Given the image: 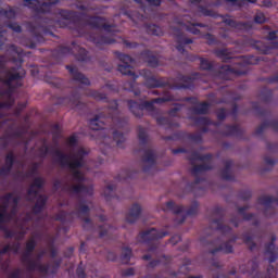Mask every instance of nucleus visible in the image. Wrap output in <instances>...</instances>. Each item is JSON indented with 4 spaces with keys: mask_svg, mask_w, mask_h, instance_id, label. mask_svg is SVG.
<instances>
[{
    "mask_svg": "<svg viewBox=\"0 0 278 278\" xmlns=\"http://www.w3.org/2000/svg\"><path fill=\"white\" fill-rule=\"evenodd\" d=\"M254 21L255 23H258L260 25H262V23H266V16H264V13L258 12L254 17Z\"/></svg>",
    "mask_w": 278,
    "mask_h": 278,
    "instance_id": "nucleus-47",
    "label": "nucleus"
},
{
    "mask_svg": "<svg viewBox=\"0 0 278 278\" xmlns=\"http://www.w3.org/2000/svg\"><path fill=\"white\" fill-rule=\"evenodd\" d=\"M77 275H78L79 278L86 277V275L84 274V268L78 267V268H77Z\"/></svg>",
    "mask_w": 278,
    "mask_h": 278,
    "instance_id": "nucleus-60",
    "label": "nucleus"
},
{
    "mask_svg": "<svg viewBox=\"0 0 278 278\" xmlns=\"http://www.w3.org/2000/svg\"><path fill=\"white\" fill-rule=\"evenodd\" d=\"M222 22L231 29H247V24L238 23L229 16H220Z\"/></svg>",
    "mask_w": 278,
    "mask_h": 278,
    "instance_id": "nucleus-26",
    "label": "nucleus"
},
{
    "mask_svg": "<svg viewBox=\"0 0 278 278\" xmlns=\"http://www.w3.org/2000/svg\"><path fill=\"white\" fill-rule=\"evenodd\" d=\"M277 37V31H270L267 36L268 40H275Z\"/></svg>",
    "mask_w": 278,
    "mask_h": 278,
    "instance_id": "nucleus-59",
    "label": "nucleus"
},
{
    "mask_svg": "<svg viewBox=\"0 0 278 278\" xmlns=\"http://www.w3.org/2000/svg\"><path fill=\"white\" fill-rule=\"evenodd\" d=\"M113 142H115L116 147L123 149L125 143V135H122L118 130H113Z\"/></svg>",
    "mask_w": 278,
    "mask_h": 278,
    "instance_id": "nucleus-31",
    "label": "nucleus"
},
{
    "mask_svg": "<svg viewBox=\"0 0 278 278\" xmlns=\"http://www.w3.org/2000/svg\"><path fill=\"white\" fill-rule=\"evenodd\" d=\"M166 236H168V232L151 228L139 235L138 242H152V240H161V238H166Z\"/></svg>",
    "mask_w": 278,
    "mask_h": 278,
    "instance_id": "nucleus-19",
    "label": "nucleus"
},
{
    "mask_svg": "<svg viewBox=\"0 0 278 278\" xmlns=\"http://www.w3.org/2000/svg\"><path fill=\"white\" fill-rule=\"evenodd\" d=\"M1 18H14L16 16V11L10 7H0Z\"/></svg>",
    "mask_w": 278,
    "mask_h": 278,
    "instance_id": "nucleus-29",
    "label": "nucleus"
},
{
    "mask_svg": "<svg viewBox=\"0 0 278 278\" xmlns=\"http://www.w3.org/2000/svg\"><path fill=\"white\" fill-rule=\"evenodd\" d=\"M140 75L146 79L144 85L147 88H164L166 84H168V88L179 90L181 88H188V85H170V83H166L163 78L157 79L153 73L149 70H143Z\"/></svg>",
    "mask_w": 278,
    "mask_h": 278,
    "instance_id": "nucleus-15",
    "label": "nucleus"
},
{
    "mask_svg": "<svg viewBox=\"0 0 278 278\" xmlns=\"http://www.w3.org/2000/svg\"><path fill=\"white\" fill-rule=\"evenodd\" d=\"M198 12L202 16H216V13L214 11L208 10V9L202 7V5L198 7Z\"/></svg>",
    "mask_w": 278,
    "mask_h": 278,
    "instance_id": "nucleus-41",
    "label": "nucleus"
},
{
    "mask_svg": "<svg viewBox=\"0 0 278 278\" xmlns=\"http://www.w3.org/2000/svg\"><path fill=\"white\" fill-rule=\"evenodd\" d=\"M198 27H205V24L197 23V20L190 16H185L182 20L179 17L174 20L173 24L170 25V29L174 36H176V49L179 51V53H185L186 45H191L192 42V39H188L180 29L185 28L187 31H190L197 36L198 34H201V30H199Z\"/></svg>",
    "mask_w": 278,
    "mask_h": 278,
    "instance_id": "nucleus-6",
    "label": "nucleus"
},
{
    "mask_svg": "<svg viewBox=\"0 0 278 278\" xmlns=\"http://www.w3.org/2000/svg\"><path fill=\"white\" fill-rule=\"evenodd\" d=\"M243 242H245V244L249 245V249L251 251H255V249H257V239H255V237L250 236V235H245L242 237Z\"/></svg>",
    "mask_w": 278,
    "mask_h": 278,
    "instance_id": "nucleus-32",
    "label": "nucleus"
},
{
    "mask_svg": "<svg viewBox=\"0 0 278 278\" xmlns=\"http://www.w3.org/2000/svg\"><path fill=\"white\" fill-rule=\"evenodd\" d=\"M156 123H159V125H164L165 127H174L175 126V124H173V122H170V119L162 117V116L156 118Z\"/></svg>",
    "mask_w": 278,
    "mask_h": 278,
    "instance_id": "nucleus-43",
    "label": "nucleus"
},
{
    "mask_svg": "<svg viewBox=\"0 0 278 278\" xmlns=\"http://www.w3.org/2000/svg\"><path fill=\"white\" fill-rule=\"evenodd\" d=\"M275 240H277V237L271 235L269 243L265 244V248H264L265 257L266 260H268L269 264H273V262L277 260V255H278L277 248L275 247V243H274Z\"/></svg>",
    "mask_w": 278,
    "mask_h": 278,
    "instance_id": "nucleus-23",
    "label": "nucleus"
},
{
    "mask_svg": "<svg viewBox=\"0 0 278 278\" xmlns=\"http://www.w3.org/2000/svg\"><path fill=\"white\" fill-rule=\"evenodd\" d=\"M18 201L21 195L16 193H9L0 200V229L4 231L5 238H15V240H21L25 236V224L31 220V215L16 217ZM18 251H21L18 242L5 245L0 250V257L7 253H18Z\"/></svg>",
    "mask_w": 278,
    "mask_h": 278,
    "instance_id": "nucleus-2",
    "label": "nucleus"
},
{
    "mask_svg": "<svg viewBox=\"0 0 278 278\" xmlns=\"http://www.w3.org/2000/svg\"><path fill=\"white\" fill-rule=\"evenodd\" d=\"M12 166H15L17 168L16 172H13L14 177H16L17 179H25V177L26 179H29V177L33 179V184L28 189L27 200L36 201L33 212L34 214H40V212L45 210L47 197L40 194V188H42V186L45 185V180L41 177H38V174L36 172L38 168V164H35L27 174H24L23 162H14V154L9 153L5 159V164L0 170L2 177H5V175H10V173H12Z\"/></svg>",
    "mask_w": 278,
    "mask_h": 278,
    "instance_id": "nucleus-3",
    "label": "nucleus"
},
{
    "mask_svg": "<svg viewBox=\"0 0 278 278\" xmlns=\"http://www.w3.org/2000/svg\"><path fill=\"white\" fill-rule=\"evenodd\" d=\"M74 16L75 13L62 10L58 13L56 20L51 21L46 27H55V25H59V27H67Z\"/></svg>",
    "mask_w": 278,
    "mask_h": 278,
    "instance_id": "nucleus-20",
    "label": "nucleus"
},
{
    "mask_svg": "<svg viewBox=\"0 0 278 278\" xmlns=\"http://www.w3.org/2000/svg\"><path fill=\"white\" fill-rule=\"evenodd\" d=\"M189 160L192 164V173L195 175H201L204 170H210L212 168V155L211 154H201L197 151H191Z\"/></svg>",
    "mask_w": 278,
    "mask_h": 278,
    "instance_id": "nucleus-14",
    "label": "nucleus"
},
{
    "mask_svg": "<svg viewBox=\"0 0 278 278\" xmlns=\"http://www.w3.org/2000/svg\"><path fill=\"white\" fill-rule=\"evenodd\" d=\"M232 164H233V162L226 161L225 167L223 168V170L220 173L223 179H226V181H231L233 179V173L231 172Z\"/></svg>",
    "mask_w": 278,
    "mask_h": 278,
    "instance_id": "nucleus-27",
    "label": "nucleus"
},
{
    "mask_svg": "<svg viewBox=\"0 0 278 278\" xmlns=\"http://www.w3.org/2000/svg\"><path fill=\"white\" fill-rule=\"evenodd\" d=\"M87 97H92V99H96V101H103V99H105V93L97 90H90L87 93Z\"/></svg>",
    "mask_w": 278,
    "mask_h": 278,
    "instance_id": "nucleus-38",
    "label": "nucleus"
},
{
    "mask_svg": "<svg viewBox=\"0 0 278 278\" xmlns=\"http://www.w3.org/2000/svg\"><path fill=\"white\" fill-rule=\"evenodd\" d=\"M138 138L141 144V167L144 173H151L155 168L157 156L155 155V151L151 149L147 143L149 142V135L147 134V129L139 127L138 129Z\"/></svg>",
    "mask_w": 278,
    "mask_h": 278,
    "instance_id": "nucleus-10",
    "label": "nucleus"
},
{
    "mask_svg": "<svg viewBox=\"0 0 278 278\" xmlns=\"http://www.w3.org/2000/svg\"><path fill=\"white\" fill-rule=\"evenodd\" d=\"M181 240V237L179 235H176L174 237H172V239L169 240V242L172 244H177V242H179Z\"/></svg>",
    "mask_w": 278,
    "mask_h": 278,
    "instance_id": "nucleus-56",
    "label": "nucleus"
},
{
    "mask_svg": "<svg viewBox=\"0 0 278 278\" xmlns=\"http://www.w3.org/2000/svg\"><path fill=\"white\" fill-rule=\"evenodd\" d=\"M229 3H232V5H239V8H242L245 3H255V0H227Z\"/></svg>",
    "mask_w": 278,
    "mask_h": 278,
    "instance_id": "nucleus-44",
    "label": "nucleus"
},
{
    "mask_svg": "<svg viewBox=\"0 0 278 278\" xmlns=\"http://www.w3.org/2000/svg\"><path fill=\"white\" fill-rule=\"evenodd\" d=\"M11 278H21V271L18 269H15L11 273Z\"/></svg>",
    "mask_w": 278,
    "mask_h": 278,
    "instance_id": "nucleus-58",
    "label": "nucleus"
},
{
    "mask_svg": "<svg viewBox=\"0 0 278 278\" xmlns=\"http://www.w3.org/2000/svg\"><path fill=\"white\" fill-rule=\"evenodd\" d=\"M131 260V249L124 247L122 249L121 262L122 264H129Z\"/></svg>",
    "mask_w": 278,
    "mask_h": 278,
    "instance_id": "nucleus-34",
    "label": "nucleus"
},
{
    "mask_svg": "<svg viewBox=\"0 0 278 278\" xmlns=\"http://www.w3.org/2000/svg\"><path fill=\"white\" fill-rule=\"evenodd\" d=\"M160 92H163V97L153 99L152 101H146L143 103H138L134 101H128V108L130 112H132L137 117L140 118L142 116L144 110L146 112H155V103H166L167 101H175V97L170 94L169 91H157V90H152L153 94H160Z\"/></svg>",
    "mask_w": 278,
    "mask_h": 278,
    "instance_id": "nucleus-11",
    "label": "nucleus"
},
{
    "mask_svg": "<svg viewBox=\"0 0 278 278\" xmlns=\"http://www.w3.org/2000/svg\"><path fill=\"white\" fill-rule=\"evenodd\" d=\"M88 29H91L89 39L101 47V45H113L114 31H116V26L110 24V22L103 17H86L83 22H79L76 27V31L84 36Z\"/></svg>",
    "mask_w": 278,
    "mask_h": 278,
    "instance_id": "nucleus-5",
    "label": "nucleus"
},
{
    "mask_svg": "<svg viewBox=\"0 0 278 278\" xmlns=\"http://www.w3.org/2000/svg\"><path fill=\"white\" fill-rule=\"evenodd\" d=\"M199 188H201V180L198 178L194 184L191 185V190L192 192H194V194L197 193V190H199Z\"/></svg>",
    "mask_w": 278,
    "mask_h": 278,
    "instance_id": "nucleus-49",
    "label": "nucleus"
},
{
    "mask_svg": "<svg viewBox=\"0 0 278 278\" xmlns=\"http://www.w3.org/2000/svg\"><path fill=\"white\" fill-rule=\"evenodd\" d=\"M275 164H277V162L273 157H270V156L265 157V165L266 166H275Z\"/></svg>",
    "mask_w": 278,
    "mask_h": 278,
    "instance_id": "nucleus-51",
    "label": "nucleus"
},
{
    "mask_svg": "<svg viewBox=\"0 0 278 278\" xmlns=\"http://www.w3.org/2000/svg\"><path fill=\"white\" fill-rule=\"evenodd\" d=\"M61 103H63V105H70V108H75L76 110L84 108V103H81L79 94L77 93H74L71 98H63Z\"/></svg>",
    "mask_w": 278,
    "mask_h": 278,
    "instance_id": "nucleus-25",
    "label": "nucleus"
},
{
    "mask_svg": "<svg viewBox=\"0 0 278 278\" xmlns=\"http://www.w3.org/2000/svg\"><path fill=\"white\" fill-rule=\"evenodd\" d=\"M119 64L117 67V71L122 73V75H128V77H131L134 79L130 83H126L124 85L125 90H130V92H134L136 97L140 94V90H138V87H136V78L138 75L134 72V66L136 64V61L131 59V56L127 54L119 53L118 54Z\"/></svg>",
    "mask_w": 278,
    "mask_h": 278,
    "instance_id": "nucleus-12",
    "label": "nucleus"
},
{
    "mask_svg": "<svg viewBox=\"0 0 278 278\" xmlns=\"http://www.w3.org/2000/svg\"><path fill=\"white\" fill-rule=\"evenodd\" d=\"M142 215V205L138 202H135L131 204V206L128 210V213L126 214V222H128L130 225H134L140 216Z\"/></svg>",
    "mask_w": 278,
    "mask_h": 278,
    "instance_id": "nucleus-22",
    "label": "nucleus"
},
{
    "mask_svg": "<svg viewBox=\"0 0 278 278\" xmlns=\"http://www.w3.org/2000/svg\"><path fill=\"white\" fill-rule=\"evenodd\" d=\"M210 227L211 229L220 231L223 237L211 242H207V240L203 238L201 239L202 244H206L208 247V253H211V255H216L218 253H233V244H236L238 237L231 235V228L226 225L225 220H223V208H214Z\"/></svg>",
    "mask_w": 278,
    "mask_h": 278,
    "instance_id": "nucleus-4",
    "label": "nucleus"
},
{
    "mask_svg": "<svg viewBox=\"0 0 278 278\" xmlns=\"http://www.w3.org/2000/svg\"><path fill=\"white\" fill-rule=\"evenodd\" d=\"M92 207V202L80 200L72 214H66L64 211H60L59 214L55 215L54 220H60V223H70V220H73V218H81V220L85 223V229H88V227L92 226V222H90V218H88V214Z\"/></svg>",
    "mask_w": 278,
    "mask_h": 278,
    "instance_id": "nucleus-8",
    "label": "nucleus"
},
{
    "mask_svg": "<svg viewBox=\"0 0 278 278\" xmlns=\"http://www.w3.org/2000/svg\"><path fill=\"white\" fill-rule=\"evenodd\" d=\"M163 212H172L176 216V223L181 225L186 220V216H197L199 214V202L193 201L189 208L186 211L184 206L175 204L173 201H168L161 206Z\"/></svg>",
    "mask_w": 278,
    "mask_h": 278,
    "instance_id": "nucleus-13",
    "label": "nucleus"
},
{
    "mask_svg": "<svg viewBox=\"0 0 278 278\" xmlns=\"http://www.w3.org/2000/svg\"><path fill=\"white\" fill-rule=\"evenodd\" d=\"M210 110V104L207 103H197L192 108L193 114H207Z\"/></svg>",
    "mask_w": 278,
    "mask_h": 278,
    "instance_id": "nucleus-30",
    "label": "nucleus"
},
{
    "mask_svg": "<svg viewBox=\"0 0 278 278\" xmlns=\"http://www.w3.org/2000/svg\"><path fill=\"white\" fill-rule=\"evenodd\" d=\"M59 51L61 55H68L72 53V55H76L80 62H86V60H88V52L77 43H72V48L62 46Z\"/></svg>",
    "mask_w": 278,
    "mask_h": 278,
    "instance_id": "nucleus-18",
    "label": "nucleus"
},
{
    "mask_svg": "<svg viewBox=\"0 0 278 278\" xmlns=\"http://www.w3.org/2000/svg\"><path fill=\"white\" fill-rule=\"evenodd\" d=\"M116 187H114V185H108L106 188L104 189V198L106 199V201H110L112 199V197H114V190Z\"/></svg>",
    "mask_w": 278,
    "mask_h": 278,
    "instance_id": "nucleus-39",
    "label": "nucleus"
},
{
    "mask_svg": "<svg viewBox=\"0 0 278 278\" xmlns=\"http://www.w3.org/2000/svg\"><path fill=\"white\" fill-rule=\"evenodd\" d=\"M70 153L65 154L61 150L54 151V160L63 168H68L72 175L71 182H62L56 180L54 182L55 190L62 188L71 194H78V197H92L94 194V187L92 184L85 185L86 181V170H88V165H86V155L88 151L77 144V136H71L66 141Z\"/></svg>",
    "mask_w": 278,
    "mask_h": 278,
    "instance_id": "nucleus-1",
    "label": "nucleus"
},
{
    "mask_svg": "<svg viewBox=\"0 0 278 278\" xmlns=\"http://www.w3.org/2000/svg\"><path fill=\"white\" fill-rule=\"evenodd\" d=\"M205 40H206V42H208V45H214V42H215V38H214V36H212V35H210V34H207V35H205Z\"/></svg>",
    "mask_w": 278,
    "mask_h": 278,
    "instance_id": "nucleus-55",
    "label": "nucleus"
},
{
    "mask_svg": "<svg viewBox=\"0 0 278 278\" xmlns=\"http://www.w3.org/2000/svg\"><path fill=\"white\" fill-rule=\"evenodd\" d=\"M60 0H24V5L35 12H50Z\"/></svg>",
    "mask_w": 278,
    "mask_h": 278,
    "instance_id": "nucleus-17",
    "label": "nucleus"
},
{
    "mask_svg": "<svg viewBox=\"0 0 278 278\" xmlns=\"http://www.w3.org/2000/svg\"><path fill=\"white\" fill-rule=\"evenodd\" d=\"M112 228L108 225V224H104L102 226L99 227V236L100 238H104V236H108L110 233V230Z\"/></svg>",
    "mask_w": 278,
    "mask_h": 278,
    "instance_id": "nucleus-42",
    "label": "nucleus"
},
{
    "mask_svg": "<svg viewBox=\"0 0 278 278\" xmlns=\"http://www.w3.org/2000/svg\"><path fill=\"white\" fill-rule=\"evenodd\" d=\"M275 203H277V198L273 195H262L257 200L256 210L263 212L266 218H270L276 214Z\"/></svg>",
    "mask_w": 278,
    "mask_h": 278,
    "instance_id": "nucleus-16",
    "label": "nucleus"
},
{
    "mask_svg": "<svg viewBox=\"0 0 278 278\" xmlns=\"http://www.w3.org/2000/svg\"><path fill=\"white\" fill-rule=\"evenodd\" d=\"M123 277H132L134 275V268L124 269L122 271Z\"/></svg>",
    "mask_w": 278,
    "mask_h": 278,
    "instance_id": "nucleus-54",
    "label": "nucleus"
},
{
    "mask_svg": "<svg viewBox=\"0 0 278 278\" xmlns=\"http://www.w3.org/2000/svg\"><path fill=\"white\" fill-rule=\"evenodd\" d=\"M225 116H227V111L220 109L219 111H217V118L218 121H223L225 119Z\"/></svg>",
    "mask_w": 278,
    "mask_h": 278,
    "instance_id": "nucleus-53",
    "label": "nucleus"
},
{
    "mask_svg": "<svg viewBox=\"0 0 278 278\" xmlns=\"http://www.w3.org/2000/svg\"><path fill=\"white\" fill-rule=\"evenodd\" d=\"M49 153V147H47L46 144H43L40 150H39V154L41 157H45V155H47Z\"/></svg>",
    "mask_w": 278,
    "mask_h": 278,
    "instance_id": "nucleus-52",
    "label": "nucleus"
},
{
    "mask_svg": "<svg viewBox=\"0 0 278 278\" xmlns=\"http://www.w3.org/2000/svg\"><path fill=\"white\" fill-rule=\"evenodd\" d=\"M247 210H249L248 205L243 207H239L238 215L232 216L230 219L231 225H233L235 227H238V223H240V218H243L244 220H252L253 225H257V223H260L257 217L253 214L247 215Z\"/></svg>",
    "mask_w": 278,
    "mask_h": 278,
    "instance_id": "nucleus-21",
    "label": "nucleus"
},
{
    "mask_svg": "<svg viewBox=\"0 0 278 278\" xmlns=\"http://www.w3.org/2000/svg\"><path fill=\"white\" fill-rule=\"evenodd\" d=\"M241 199H244V200L251 199V191H245V192H243V193L241 194Z\"/></svg>",
    "mask_w": 278,
    "mask_h": 278,
    "instance_id": "nucleus-61",
    "label": "nucleus"
},
{
    "mask_svg": "<svg viewBox=\"0 0 278 278\" xmlns=\"http://www.w3.org/2000/svg\"><path fill=\"white\" fill-rule=\"evenodd\" d=\"M150 5H160L161 1L160 0H147Z\"/></svg>",
    "mask_w": 278,
    "mask_h": 278,
    "instance_id": "nucleus-63",
    "label": "nucleus"
},
{
    "mask_svg": "<svg viewBox=\"0 0 278 278\" xmlns=\"http://www.w3.org/2000/svg\"><path fill=\"white\" fill-rule=\"evenodd\" d=\"M200 66L203 71H212V63L205 59L201 60Z\"/></svg>",
    "mask_w": 278,
    "mask_h": 278,
    "instance_id": "nucleus-46",
    "label": "nucleus"
},
{
    "mask_svg": "<svg viewBox=\"0 0 278 278\" xmlns=\"http://www.w3.org/2000/svg\"><path fill=\"white\" fill-rule=\"evenodd\" d=\"M172 153H174V155H177V153H188V150H186L185 148H179L172 150Z\"/></svg>",
    "mask_w": 278,
    "mask_h": 278,
    "instance_id": "nucleus-57",
    "label": "nucleus"
},
{
    "mask_svg": "<svg viewBox=\"0 0 278 278\" xmlns=\"http://www.w3.org/2000/svg\"><path fill=\"white\" fill-rule=\"evenodd\" d=\"M35 249H36V240L30 239L26 243V249L22 254V262L23 264H25L29 273H34V270H36L37 273L47 275V273H49V265H42V263H40V257H42V255H45V253L47 252L42 250L34 255Z\"/></svg>",
    "mask_w": 278,
    "mask_h": 278,
    "instance_id": "nucleus-7",
    "label": "nucleus"
},
{
    "mask_svg": "<svg viewBox=\"0 0 278 278\" xmlns=\"http://www.w3.org/2000/svg\"><path fill=\"white\" fill-rule=\"evenodd\" d=\"M268 125L270 127H273V129H276V131H278V122L273 121V122H269V123H263L261 126H258L256 128V135L260 136V134H262L264 131V129L268 127Z\"/></svg>",
    "mask_w": 278,
    "mask_h": 278,
    "instance_id": "nucleus-35",
    "label": "nucleus"
},
{
    "mask_svg": "<svg viewBox=\"0 0 278 278\" xmlns=\"http://www.w3.org/2000/svg\"><path fill=\"white\" fill-rule=\"evenodd\" d=\"M224 134L225 136H238L240 134V126H227Z\"/></svg>",
    "mask_w": 278,
    "mask_h": 278,
    "instance_id": "nucleus-37",
    "label": "nucleus"
},
{
    "mask_svg": "<svg viewBox=\"0 0 278 278\" xmlns=\"http://www.w3.org/2000/svg\"><path fill=\"white\" fill-rule=\"evenodd\" d=\"M101 144H109L110 139L105 136V130L99 134Z\"/></svg>",
    "mask_w": 278,
    "mask_h": 278,
    "instance_id": "nucleus-48",
    "label": "nucleus"
},
{
    "mask_svg": "<svg viewBox=\"0 0 278 278\" xmlns=\"http://www.w3.org/2000/svg\"><path fill=\"white\" fill-rule=\"evenodd\" d=\"M216 55L217 58H220V60H223L224 62H227V60H229V51H227V49H219V50H216Z\"/></svg>",
    "mask_w": 278,
    "mask_h": 278,
    "instance_id": "nucleus-40",
    "label": "nucleus"
},
{
    "mask_svg": "<svg viewBox=\"0 0 278 278\" xmlns=\"http://www.w3.org/2000/svg\"><path fill=\"white\" fill-rule=\"evenodd\" d=\"M195 125H201L203 128H202V131H207V128L205 127H208V125H218L216 123H212V121L207 119V117H197L195 118Z\"/></svg>",
    "mask_w": 278,
    "mask_h": 278,
    "instance_id": "nucleus-33",
    "label": "nucleus"
},
{
    "mask_svg": "<svg viewBox=\"0 0 278 278\" xmlns=\"http://www.w3.org/2000/svg\"><path fill=\"white\" fill-rule=\"evenodd\" d=\"M28 31H30L35 36H40L42 34L43 29L34 26V24H28Z\"/></svg>",
    "mask_w": 278,
    "mask_h": 278,
    "instance_id": "nucleus-45",
    "label": "nucleus"
},
{
    "mask_svg": "<svg viewBox=\"0 0 278 278\" xmlns=\"http://www.w3.org/2000/svg\"><path fill=\"white\" fill-rule=\"evenodd\" d=\"M66 68H67V71H70V73H71L74 81H76V84H79L80 86H90V79H88V77H85L84 74L79 73L77 67L67 66Z\"/></svg>",
    "mask_w": 278,
    "mask_h": 278,
    "instance_id": "nucleus-24",
    "label": "nucleus"
},
{
    "mask_svg": "<svg viewBox=\"0 0 278 278\" xmlns=\"http://www.w3.org/2000/svg\"><path fill=\"white\" fill-rule=\"evenodd\" d=\"M181 110V105L176 104L170 111L169 116H177V113Z\"/></svg>",
    "mask_w": 278,
    "mask_h": 278,
    "instance_id": "nucleus-50",
    "label": "nucleus"
},
{
    "mask_svg": "<svg viewBox=\"0 0 278 278\" xmlns=\"http://www.w3.org/2000/svg\"><path fill=\"white\" fill-rule=\"evenodd\" d=\"M141 55L146 60V62L149 64V66H152V67L157 66L159 64L157 56L153 54V52L144 51Z\"/></svg>",
    "mask_w": 278,
    "mask_h": 278,
    "instance_id": "nucleus-28",
    "label": "nucleus"
},
{
    "mask_svg": "<svg viewBox=\"0 0 278 278\" xmlns=\"http://www.w3.org/2000/svg\"><path fill=\"white\" fill-rule=\"evenodd\" d=\"M146 31L151 36H162V28L155 24L146 26Z\"/></svg>",
    "mask_w": 278,
    "mask_h": 278,
    "instance_id": "nucleus-36",
    "label": "nucleus"
},
{
    "mask_svg": "<svg viewBox=\"0 0 278 278\" xmlns=\"http://www.w3.org/2000/svg\"><path fill=\"white\" fill-rule=\"evenodd\" d=\"M118 103L116 101H112L108 109V115L104 113H100L96 115L93 118L89 121V127L93 131H99V129H103L105 127V118H111L114 123L115 127L121 128L125 126V119L118 116Z\"/></svg>",
    "mask_w": 278,
    "mask_h": 278,
    "instance_id": "nucleus-9",
    "label": "nucleus"
},
{
    "mask_svg": "<svg viewBox=\"0 0 278 278\" xmlns=\"http://www.w3.org/2000/svg\"><path fill=\"white\" fill-rule=\"evenodd\" d=\"M192 142H201V135L191 136Z\"/></svg>",
    "mask_w": 278,
    "mask_h": 278,
    "instance_id": "nucleus-62",
    "label": "nucleus"
},
{
    "mask_svg": "<svg viewBox=\"0 0 278 278\" xmlns=\"http://www.w3.org/2000/svg\"><path fill=\"white\" fill-rule=\"evenodd\" d=\"M267 273H268V275H273V273H275V268L274 267H268Z\"/></svg>",
    "mask_w": 278,
    "mask_h": 278,
    "instance_id": "nucleus-64",
    "label": "nucleus"
}]
</instances>
